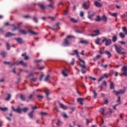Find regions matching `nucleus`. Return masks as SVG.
<instances>
[{"label":"nucleus","mask_w":127,"mask_h":127,"mask_svg":"<svg viewBox=\"0 0 127 127\" xmlns=\"http://www.w3.org/2000/svg\"><path fill=\"white\" fill-rule=\"evenodd\" d=\"M116 51H117V53L119 54H127V53L124 52V50L125 49L120 45H114Z\"/></svg>","instance_id":"f257e3e1"},{"label":"nucleus","mask_w":127,"mask_h":127,"mask_svg":"<svg viewBox=\"0 0 127 127\" xmlns=\"http://www.w3.org/2000/svg\"><path fill=\"white\" fill-rule=\"evenodd\" d=\"M78 60L80 61V66L81 67V72L82 74H85L86 73V70H84V69H86V64H85V61L81 59H78Z\"/></svg>","instance_id":"f03ea898"},{"label":"nucleus","mask_w":127,"mask_h":127,"mask_svg":"<svg viewBox=\"0 0 127 127\" xmlns=\"http://www.w3.org/2000/svg\"><path fill=\"white\" fill-rule=\"evenodd\" d=\"M113 94H115L116 96H119V95L120 94L123 95L125 94V93H126V91L125 90H123V89H119L118 91L114 90L113 91Z\"/></svg>","instance_id":"7ed1b4c3"},{"label":"nucleus","mask_w":127,"mask_h":127,"mask_svg":"<svg viewBox=\"0 0 127 127\" xmlns=\"http://www.w3.org/2000/svg\"><path fill=\"white\" fill-rule=\"evenodd\" d=\"M102 43H105L106 46H109L112 44V40L111 39H104L102 40Z\"/></svg>","instance_id":"20e7f679"},{"label":"nucleus","mask_w":127,"mask_h":127,"mask_svg":"<svg viewBox=\"0 0 127 127\" xmlns=\"http://www.w3.org/2000/svg\"><path fill=\"white\" fill-rule=\"evenodd\" d=\"M82 7L84 8V9L88 10L89 8H90V6L88 5V3L86 2H84L83 3H82Z\"/></svg>","instance_id":"39448f33"},{"label":"nucleus","mask_w":127,"mask_h":127,"mask_svg":"<svg viewBox=\"0 0 127 127\" xmlns=\"http://www.w3.org/2000/svg\"><path fill=\"white\" fill-rule=\"evenodd\" d=\"M122 70L123 71V75L127 76V66H123Z\"/></svg>","instance_id":"423d86ee"},{"label":"nucleus","mask_w":127,"mask_h":127,"mask_svg":"<svg viewBox=\"0 0 127 127\" xmlns=\"http://www.w3.org/2000/svg\"><path fill=\"white\" fill-rule=\"evenodd\" d=\"M44 93H45L46 95L47 99L50 100L49 94H50V91L49 89H46L44 90Z\"/></svg>","instance_id":"0eeeda50"},{"label":"nucleus","mask_w":127,"mask_h":127,"mask_svg":"<svg viewBox=\"0 0 127 127\" xmlns=\"http://www.w3.org/2000/svg\"><path fill=\"white\" fill-rule=\"evenodd\" d=\"M16 65L17 66H18V65H22V66H24L25 67H26V63H25L23 61H21L20 62H17Z\"/></svg>","instance_id":"6e6552de"},{"label":"nucleus","mask_w":127,"mask_h":127,"mask_svg":"<svg viewBox=\"0 0 127 127\" xmlns=\"http://www.w3.org/2000/svg\"><path fill=\"white\" fill-rule=\"evenodd\" d=\"M67 72H69V70H68L67 68H64V70H63L62 71V74L64 77H67L68 76V74H67Z\"/></svg>","instance_id":"1a4fd4ad"},{"label":"nucleus","mask_w":127,"mask_h":127,"mask_svg":"<svg viewBox=\"0 0 127 127\" xmlns=\"http://www.w3.org/2000/svg\"><path fill=\"white\" fill-rule=\"evenodd\" d=\"M37 5L41 9H45V5H44V4L39 2L37 3Z\"/></svg>","instance_id":"9d476101"},{"label":"nucleus","mask_w":127,"mask_h":127,"mask_svg":"<svg viewBox=\"0 0 127 127\" xmlns=\"http://www.w3.org/2000/svg\"><path fill=\"white\" fill-rule=\"evenodd\" d=\"M84 100H85V99L78 98L77 99V101L78 103H79L80 105H84V103H83V102H84Z\"/></svg>","instance_id":"9b49d317"},{"label":"nucleus","mask_w":127,"mask_h":127,"mask_svg":"<svg viewBox=\"0 0 127 127\" xmlns=\"http://www.w3.org/2000/svg\"><path fill=\"white\" fill-rule=\"evenodd\" d=\"M95 34H92L91 35V36H92L93 37L95 36H97V35H99L100 34V31L99 30H95L94 31Z\"/></svg>","instance_id":"f8f14e48"},{"label":"nucleus","mask_w":127,"mask_h":127,"mask_svg":"<svg viewBox=\"0 0 127 127\" xmlns=\"http://www.w3.org/2000/svg\"><path fill=\"white\" fill-rule=\"evenodd\" d=\"M109 76L107 75V73L104 74L99 79L98 82H101L104 79V78H108Z\"/></svg>","instance_id":"ddd939ff"},{"label":"nucleus","mask_w":127,"mask_h":127,"mask_svg":"<svg viewBox=\"0 0 127 127\" xmlns=\"http://www.w3.org/2000/svg\"><path fill=\"white\" fill-rule=\"evenodd\" d=\"M70 44V43H69V41H68V40L67 39H64V41L63 43L64 46H68Z\"/></svg>","instance_id":"4468645a"},{"label":"nucleus","mask_w":127,"mask_h":127,"mask_svg":"<svg viewBox=\"0 0 127 127\" xmlns=\"http://www.w3.org/2000/svg\"><path fill=\"white\" fill-rule=\"evenodd\" d=\"M28 32H29V33H30V34H31V35H37V34H38V33H36L35 32H33L31 30V29H29L28 30Z\"/></svg>","instance_id":"2eb2a0df"},{"label":"nucleus","mask_w":127,"mask_h":127,"mask_svg":"<svg viewBox=\"0 0 127 127\" xmlns=\"http://www.w3.org/2000/svg\"><path fill=\"white\" fill-rule=\"evenodd\" d=\"M15 40L19 44L22 43V39H21V38H15Z\"/></svg>","instance_id":"dca6fc26"},{"label":"nucleus","mask_w":127,"mask_h":127,"mask_svg":"<svg viewBox=\"0 0 127 127\" xmlns=\"http://www.w3.org/2000/svg\"><path fill=\"white\" fill-rule=\"evenodd\" d=\"M28 77L31 79V81H33V82H35V81H36V78H35L33 77V74H30L29 75Z\"/></svg>","instance_id":"f3484780"},{"label":"nucleus","mask_w":127,"mask_h":127,"mask_svg":"<svg viewBox=\"0 0 127 127\" xmlns=\"http://www.w3.org/2000/svg\"><path fill=\"white\" fill-rule=\"evenodd\" d=\"M60 106L62 109H63V110H67L68 109L67 106H65L64 104L62 103H60Z\"/></svg>","instance_id":"a211bd4d"},{"label":"nucleus","mask_w":127,"mask_h":127,"mask_svg":"<svg viewBox=\"0 0 127 127\" xmlns=\"http://www.w3.org/2000/svg\"><path fill=\"white\" fill-rule=\"evenodd\" d=\"M15 112L18 113V114H22V109L18 107L15 110Z\"/></svg>","instance_id":"6ab92c4d"},{"label":"nucleus","mask_w":127,"mask_h":127,"mask_svg":"<svg viewBox=\"0 0 127 127\" xmlns=\"http://www.w3.org/2000/svg\"><path fill=\"white\" fill-rule=\"evenodd\" d=\"M21 56L22 57H24V58L25 60H28V59H29V57H28V56H26V53L22 54Z\"/></svg>","instance_id":"aec40b11"},{"label":"nucleus","mask_w":127,"mask_h":127,"mask_svg":"<svg viewBox=\"0 0 127 127\" xmlns=\"http://www.w3.org/2000/svg\"><path fill=\"white\" fill-rule=\"evenodd\" d=\"M19 98L21 100V101H25V95L21 94L19 95Z\"/></svg>","instance_id":"412c9836"},{"label":"nucleus","mask_w":127,"mask_h":127,"mask_svg":"<svg viewBox=\"0 0 127 127\" xmlns=\"http://www.w3.org/2000/svg\"><path fill=\"white\" fill-rule=\"evenodd\" d=\"M94 4L96 5V6H97V7H102V4L97 1H95Z\"/></svg>","instance_id":"4be33fe9"},{"label":"nucleus","mask_w":127,"mask_h":127,"mask_svg":"<svg viewBox=\"0 0 127 127\" xmlns=\"http://www.w3.org/2000/svg\"><path fill=\"white\" fill-rule=\"evenodd\" d=\"M101 19H102L104 22H107V21H108V18H107V16H106V15H104L102 16V17L101 18Z\"/></svg>","instance_id":"5701e85b"},{"label":"nucleus","mask_w":127,"mask_h":127,"mask_svg":"<svg viewBox=\"0 0 127 127\" xmlns=\"http://www.w3.org/2000/svg\"><path fill=\"white\" fill-rule=\"evenodd\" d=\"M34 113V111L32 110L31 112L28 114V116L30 119H32L33 118V113Z\"/></svg>","instance_id":"b1692460"},{"label":"nucleus","mask_w":127,"mask_h":127,"mask_svg":"<svg viewBox=\"0 0 127 127\" xmlns=\"http://www.w3.org/2000/svg\"><path fill=\"white\" fill-rule=\"evenodd\" d=\"M92 93H93L94 99H96L97 96H98V93H97V92H96V90H93Z\"/></svg>","instance_id":"393cba45"},{"label":"nucleus","mask_w":127,"mask_h":127,"mask_svg":"<svg viewBox=\"0 0 127 127\" xmlns=\"http://www.w3.org/2000/svg\"><path fill=\"white\" fill-rule=\"evenodd\" d=\"M10 98H11V95H10V94L9 93L7 94V96L5 98V100L9 101V100H10Z\"/></svg>","instance_id":"a878e982"},{"label":"nucleus","mask_w":127,"mask_h":127,"mask_svg":"<svg viewBox=\"0 0 127 127\" xmlns=\"http://www.w3.org/2000/svg\"><path fill=\"white\" fill-rule=\"evenodd\" d=\"M104 53L108 55L109 58H110L112 56V54L109 51H106Z\"/></svg>","instance_id":"bb28decb"},{"label":"nucleus","mask_w":127,"mask_h":127,"mask_svg":"<svg viewBox=\"0 0 127 127\" xmlns=\"http://www.w3.org/2000/svg\"><path fill=\"white\" fill-rule=\"evenodd\" d=\"M12 35H14V34H12L10 32H8L5 34V37H9V36H12Z\"/></svg>","instance_id":"cd10ccee"},{"label":"nucleus","mask_w":127,"mask_h":127,"mask_svg":"<svg viewBox=\"0 0 127 127\" xmlns=\"http://www.w3.org/2000/svg\"><path fill=\"white\" fill-rule=\"evenodd\" d=\"M110 89H115V85L114 84V82H111L110 84Z\"/></svg>","instance_id":"c85d7f7f"},{"label":"nucleus","mask_w":127,"mask_h":127,"mask_svg":"<svg viewBox=\"0 0 127 127\" xmlns=\"http://www.w3.org/2000/svg\"><path fill=\"white\" fill-rule=\"evenodd\" d=\"M61 115L62 117H63V118H64L65 119H67V118H68L67 114L65 112L62 113Z\"/></svg>","instance_id":"c756f323"},{"label":"nucleus","mask_w":127,"mask_h":127,"mask_svg":"<svg viewBox=\"0 0 127 127\" xmlns=\"http://www.w3.org/2000/svg\"><path fill=\"white\" fill-rule=\"evenodd\" d=\"M70 21H71V22H73V23H77V22H78V20H75L73 18H70Z\"/></svg>","instance_id":"7c9ffc66"},{"label":"nucleus","mask_w":127,"mask_h":127,"mask_svg":"<svg viewBox=\"0 0 127 127\" xmlns=\"http://www.w3.org/2000/svg\"><path fill=\"white\" fill-rule=\"evenodd\" d=\"M123 31V32L125 33V34H126V35H127V27H124L122 28Z\"/></svg>","instance_id":"2f4dec72"},{"label":"nucleus","mask_w":127,"mask_h":127,"mask_svg":"<svg viewBox=\"0 0 127 127\" xmlns=\"http://www.w3.org/2000/svg\"><path fill=\"white\" fill-rule=\"evenodd\" d=\"M19 32L22 33V34H27V31L24 30H20Z\"/></svg>","instance_id":"473e14b6"},{"label":"nucleus","mask_w":127,"mask_h":127,"mask_svg":"<svg viewBox=\"0 0 127 127\" xmlns=\"http://www.w3.org/2000/svg\"><path fill=\"white\" fill-rule=\"evenodd\" d=\"M40 115H41V116L42 117H46V116H47L48 114H47L46 112H41L40 113Z\"/></svg>","instance_id":"72a5a7b5"},{"label":"nucleus","mask_w":127,"mask_h":127,"mask_svg":"<svg viewBox=\"0 0 127 127\" xmlns=\"http://www.w3.org/2000/svg\"><path fill=\"white\" fill-rule=\"evenodd\" d=\"M0 55L1 56H2V57H5V56H6V53H5V52H1L0 53Z\"/></svg>","instance_id":"f704fd0d"},{"label":"nucleus","mask_w":127,"mask_h":127,"mask_svg":"<svg viewBox=\"0 0 127 127\" xmlns=\"http://www.w3.org/2000/svg\"><path fill=\"white\" fill-rule=\"evenodd\" d=\"M100 58H101V55H98L97 56H96L95 58L93 59V60L94 61H96V60H98V59H100Z\"/></svg>","instance_id":"c9c22d12"},{"label":"nucleus","mask_w":127,"mask_h":127,"mask_svg":"<svg viewBox=\"0 0 127 127\" xmlns=\"http://www.w3.org/2000/svg\"><path fill=\"white\" fill-rule=\"evenodd\" d=\"M33 20H34V22H36V23H38V18H37L36 17V16H34L33 17Z\"/></svg>","instance_id":"e433bc0d"},{"label":"nucleus","mask_w":127,"mask_h":127,"mask_svg":"<svg viewBox=\"0 0 127 127\" xmlns=\"http://www.w3.org/2000/svg\"><path fill=\"white\" fill-rule=\"evenodd\" d=\"M117 39H118V37H117L116 36H115V35H114V36L113 37L112 41H113V42H116V41H117Z\"/></svg>","instance_id":"4c0bfd02"},{"label":"nucleus","mask_w":127,"mask_h":127,"mask_svg":"<svg viewBox=\"0 0 127 127\" xmlns=\"http://www.w3.org/2000/svg\"><path fill=\"white\" fill-rule=\"evenodd\" d=\"M43 77H44V74L43 72H42L40 74L39 80L40 81H42V79L43 78Z\"/></svg>","instance_id":"58836bf2"},{"label":"nucleus","mask_w":127,"mask_h":127,"mask_svg":"<svg viewBox=\"0 0 127 127\" xmlns=\"http://www.w3.org/2000/svg\"><path fill=\"white\" fill-rule=\"evenodd\" d=\"M100 41H101L100 38H97L96 40H95V43L96 44H100Z\"/></svg>","instance_id":"ea45409f"},{"label":"nucleus","mask_w":127,"mask_h":127,"mask_svg":"<svg viewBox=\"0 0 127 127\" xmlns=\"http://www.w3.org/2000/svg\"><path fill=\"white\" fill-rule=\"evenodd\" d=\"M96 18V21H101L102 20V18L99 15L97 16Z\"/></svg>","instance_id":"a19ab883"},{"label":"nucleus","mask_w":127,"mask_h":127,"mask_svg":"<svg viewBox=\"0 0 127 127\" xmlns=\"http://www.w3.org/2000/svg\"><path fill=\"white\" fill-rule=\"evenodd\" d=\"M29 110L28 108L25 107L22 109V112H24V113H26L27 111Z\"/></svg>","instance_id":"79ce46f5"},{"label":"nucleus","mask_w":127,"mask_h":127,"mask_svg":"<svg viewBox=\"0 0 127 127\" xmlns=\"http://www.w3.org/2000/svg\"><path fill=\"white\" fill-rule=\"evenodd\" d=\"M119 36H120L121 37V38H125V37H126L125 36V34L124 33H123L122 32L120 33Z\"/></svg>","instance_id":"37998d69"},{"label":"nucleus","mask_w":127,"mask_h":127,"mask_svg":"<svg viewBox=\"0 0 127 127\" xmlns=\"http://www.w3.org/2000/svg\"><path fill=\"white\" fill-rule=\"evenodd\" d=\"M0 110L1 111H2L3 112H5V111H7V108H6V107H5V108L0 107Z\"/></svg>","instance_id":"c03bdc74"},{"label":"nucleus","mask_w":127,"mask_h":127,"mask_svg":"<svg viewBox=\"0 0 127 127\" xmlns=\"http://www.w3.org/2000/svg\"><path fill=\"white\" fill-rule=\"evenodd\" d=\"M90 13H91V11H89L88 12V18H89V19H91V20H93V18H92V16L90 15Z\"/></svg>","instance_id":"a18cd8bd"},{"label":"nucleus","mask_w":127,"mask_h":127,"mask_svg":"<svg viewBox=\"0 0 127 127\" xmlns=\"http://www.w3.org/2000/svg\"><path fill=\"white\" fill-rule=\"evenodd\" d=\"M100 112L102 114L104 115V113L105 112V109L104 108H102L100 110Z\"/></svg>","instance_id":"49530a36"},{"label":"nucleus","mask_w":127,"mask_h":127,"mask_svg":"<svg viewBox=\"0 0 127 127\" xmlns=\"http://www.w3.org/2000/svg\"><path fill=\"white\" fill-rule=\"evenodd\" d=\"M73 53L74 54H76V55L77 56V57H79V54L78 53V50H74Z\"/></svg>","instance_id":"de8ad7c7"},{"label":"nucleus","mask_w":127,"mask_h":127,"mask_svg":"<svg viewBox=\"0 0 127 127\" xmlns=\"http://www.w3.org/2000/svg\"><path fill=\"white\" fill-rule=\"evenodd\" d=\"M16 63H17V62H15L12 63H10V64H9L10 67H12V66H14V65H15V64L16 65Z\"/></svg>","instance_id":"09e8293b"},{"label":"nucleus","mask_w":127,"mask_h":127,"mask_svg":"<svg viewBox=\"0 0 127 127\" xmlns=\"http://www.w3.org/2000/svg\"><path fill=\"white\" fill-rule=\"evenodd\" d=\"M79 42L82 44H88V42L86 41H80Z\"/></svg>","instance_id":"8fccbe9b"},{"label":"nucleus","mask_w":127,"mask_h":127,"mask_svg":"<svg viewBox=\"0 0 127 127\" xmlns=\"http://www.w3.org/2000/svg\"><path fill=\"white\" fill-rule=\"evenodd\" d=\"M50 77V75L48 74L47 76H46L45 78V81L46 82L48 81V79H49V77Z\"/></svg>","instance_id":"3c124183"},{"label":"nucleus","mask_w":127,"mask_h":127,"mask_svg":"<svg viewBox=\"0 0 127 127\" xmlns=\"http://www.w3.org/2000/svg\"><path fill=\"white\" fill-rule=\"evenodd\" d=\"M48 8H49V9H53V8H54V7L53 6H52V5L51 4H49L48 5Z\"/></svg>","instance_id":"603ef678"},{"label":"nucleus","mask_w":127,"mask_h":127,"mask_svg":"<svg viewBox=\"0 0 127 127\" xmlns=\"http://www.w3.org/2000/svg\"><path fill=\"white\" fill-rule=\"evenodd\" d=\"M28 99L29 100H33V94L30 95L28 97Z\"/></svg>","instance_id":"864d4df0"},{"label":"nucleus","mask_w":127,"mask_h":127,"mask_svg":"<svg viewBox=\"0 0 127 127\" xmlns=\"http://www.w3.org/2000/svg\"><path fill=\"white\" fill-rule=\"evenodd\" d=\"M37 98L39 100H42V99H43L44 97L42 95H37Z\"/></svg>","instance_id":"5fc2aeb1"},{"label":"nucleus","mask_w":127,"mask_h":127,"mask_svg":"<svg viewBox=\"0 0 127 127\" xmlns=\"http://www.w3.org/2000/svg\"><path fill=\"white\" fill-rule=\"evenodd\" d=\"M53 110L56 111V113H59V110L56 107H54V108L53 109Z\"/></svg>","instance_id":"6e6d98bb"},{"label":"nucleus","mask_w":127,"mask_h":127,"mask_svg":"<svg viewBox=\"0 0 127 127\" xmlns=\"http://www.w3.org/2000/svg\"><path fill=\"white\" fill-rule=\"evenodd\" d=\"M6 49L7 50H9L10 49V47H9V44H8V43H6Z\"/></svg>","instance_id":"4d7b16f0"},{"label":"nucleus","mask_w":127,"mask_h":127,"mask_svg":"<svg viewBox=\"0 0 127 127\" xmlns=\"http://www.w3.org/2000/svg\"><path fill=\"white\" fill-rule=\"evenodd\" d=\"M117 102L118 103H119V104H121V96H118V98L117 100Z\"/></svg>","instance_id":"13d9d810"},{"label":"nucleus","mask_w":127,"mask_h":127,"mask_svg":"<svg viewBox=\"0 0 127 127\" xmlns=\"http://www.w3.org/2000/svg\"><path fill=\"white\" fill-rule=\"evenodd\" d=\"M66 38H67V39H71L72 38H74V36H71V35L67 36H66Z\"/></svg>","instance_id":"bf43d9fd"},{"label":"nucleus","mask_w":127,"mask_h":127,"mask_svg":"<svg viewBox=\"0 0 127 127\" xmlns=\"http://www.w3.org/2000/svg\"><path fill=\"white\" fill-rule=\"evenodd\" d=\"M111 15L112 16H114L115 17H117V16L118 15V14L117 13H110Z\"/></svg>","instance_id":"052dcab7"},{"label":"nucleus","mask_w":127,"mask_h":127,"mask_svg":"<svg viewBox=\"0 0 127 127\" xmlns=\"http://www.w3.org/2000/svg\"><path fill=\"white\" fill-rule=\"evenodd\" d=\"M104 103L105 105H108V104H109V100H108V99H105Z\"/></svg>","instance_id":"680f3d73"},{"label":"nucleus","mask_w":127,"mask_h":127,"mask_svg":"<svg viewBox=\"0 0 127 127\" xmlns=\"http://www.w3.org/2000/svg\"><path fill=\"white\" fill-rule=\"evenodd\" d=\"M75 32L76 33H83V31H80L79 30H75Z\"/></svg>","instance_id":"e2e57ef3"},{"label":"nucleus","mask_w":127,"mask_h":127,"mask_svg":"<svg viewBox=\"0 0 127 127\" xmlns=\"http://www.w3.org/2000/svg\"><path fill=\"white\" fill-rule=\"evenodd\" d=\"M89 78L91 80H93V81H96V78L93 77L92 76H89Z\"/></svg>","instance_id":"0e129e2a"},{"label":"nucleus","mask_w":127,"mask_h":127,"mask_svg":"<svg viewBox=\"0 0 127 127\" xmlns=\"http://www.w3.org/2000/svg\"><path fill=\"white\" fill-rule=\"evenodd\" d=\"M80 15L81 16V17H83V16H84V12L82 11H80Z\"/></svg>","instance_id":"69168bd1"},{"label":"nucleus","mask_w":127,"mask_h":127,"mask_svg":"<svg viewBox=\"0 0 127 127\" xmlns=\"http://www.w3.org/2000/svg\"><path fill=\"white\" fill-rule=\"evenodd\" d=\"M74 62H75V60L74 59H72V61L70 63L71 65H74Z\"/></svg>","instance_id":"338daca9"},{"label":"nucleus","mask_w":127,"mask_h":127,"mask_svg":"<svg viewBox=\"0 0 127 127\" xmlns=\"http://www.w3.org/2000/svg\"><path fill=\"white\" fill-rule=\"evenodd\" d=\"M107 86V82L106 81H103L102 85Z\"/></svg>","instance_id":"774afa93"}]
</instances>
